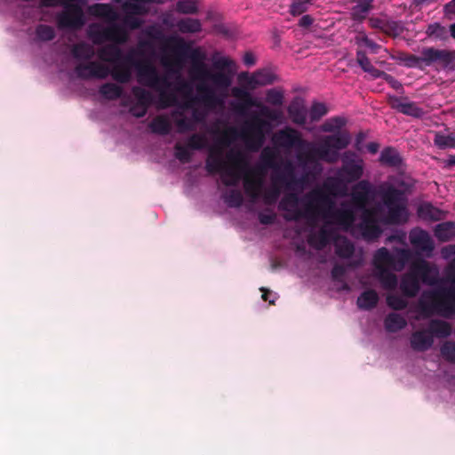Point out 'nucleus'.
<instances>
[{"instance_id":"f704fd0d","label":"nucleus","mask_w":455,"mask_h":455,"mask_svg":"<svg viewBox=\"0 0 455 455\" xmlns=\"http://www.w3.org/2000/svg\"><path fill=\"white\" fill-rule=\"evenodd\" d=\"M374 0H355V4L352 8L351 17L355 21L365 20L368 12L373 8Z\"/></svg>"},{"instance_id":"1a4fd4ad","label":"nucleus","mask_w":455,"mask_h":455,"mask_svg":"<svg viewBox=\"0 0 455 455\" xmlns=\"http://www.w3.org/2000/svg\"><path fill=\"white\" fill-rule=\"evenodd\" d=\"M137 69L139 83L160 91L159 100L162 108H165L178 104L177 97L174 93L161 90L162 87H170L171 84L166 76H159L156 68L152 64L148 62L138 63Z\"/></svg>"},{"instance_id":"5fc2aeb1","label":"nucleus","mask_w":455,"mask_h":455,"mask_svg":"<svg viewBox=\"0 0 455 455\" xmlns=\"http://www.w3.org/2000/svg\"><path fill=\"white\" fill-rule=\"evenodd\" d=\"M328 113L327 107L324 103L314 102L308 111L310 120L312 122L319 121Z\"/></svg>"},{"instance_id":"58836bf2","label":"nucleus","mask_w":455,"mask_h":455,"mask_svg":"<svg viewBox=\"0 0 455 455\" xmlns=\"http://www.w3.org/2000/svg\"><path fill=\"white\" fill-rule=\"evenodd\" d=\"M400 289L406 297H415L420 289L419 282L416 276L406 275L401 281Z\"/></svg>"},{"instance_id":"473e14b6","label":"nucleus","mask_w":455,"mask_h":455,"mask_svg":"<svg viewBox=\"0 0 455 455\" xmlns=\"http://www.w3.org/2000/svg\"><path fill=\"white\" fill-rule=\"evenodd\" d=\"M427 331L433 338L434 336L437 338H447L451 334L452 328L451 323L446 321L432 319L428 323Z\"/></svg>"},{"instance_id":"72a5a7b5","label":"nucleus","mask_w":455,"mask_h":455,"mask_svg":"<svg viewBox=\"0 0 455 455\" xmlns=\"http://www.w3.org/2000/svg\"><path fill=\"white\" fill-rule=\"evenodd\" d=\"M379 161L382 165L388 167H400L403 164L399 152L392 147L385 148L381 151Z\"/></svg>"},{"instance_id":"a18cd8bd","label":"nucleus","mask_w":455,"mask_h":455,"mask_svg":"<svg viewBox=\"0 0 455 455\" xmlns=\"http://www.w3.org/2000/svg\"><path fill=\"white\" fill-rule=\"evenodd\" d=\"M434 144L439 149L455 148V132L447 135L441 132H436L435 133Z\"/></svg>"},{"instance_id":"393cba45","label":"nucleus","mask_w":455,"mask_h":455,"mask_svg":"<svg viewBox=\"0 0 455 455\" xmlns=\"http://www.w3.org/2000/svg\"><path fill=\"white\" fill-rule=\"evenodd\" d=\"M418 215L424 220L438 221L446 217V212L430 203H423L418 208Z\"/></svg>"},{"instance_id":"6ab92c4d","label":"nucleus","mask_w":455,"mask_h":455,"mask_svg":"<svg viewBox=\"0 0 455 455\" xmlns=\"http://www.w3.org/2000/svg\"><path fill=\"white\" fill-rule=\"evenodd\" d=\"M388 103L393 109L409 116L420 118L425 114L423 108H419L417 103L408 101L406 99L390 96Z\"/></svg>"},{"instance_id":"f3484780","label":"nucleus","mask_w":455,"mask_h":455,"mask_svg":"<svg viewBox=\"0 0 455 455\" xmlns=\"http://www.w3.org/2000/svg\"><path fill=\"white\" fill-rule=\"evenodd\" d=\"M410 243L418 253H424L430 257L435 249L430 235L421 228H414L409 235Z\"/></svg>"},{"instance_id":"4be33fe9","label":"nucleus","mask_w":455,"mask_h":455,"mask_svg":"<svg viewBox=\"0 0 455 455\" xmlns=\"http://www.w3.org/2000/svg\"><path fill=\"white\" fill-rule=\"evenodd\" d=\"M431 270L430 264L424 259H418L411 264V276L420 277L424 283L430 285L436 283L435 277H430Z\"/></svg>"},{"instance_id":"79ce46f5","label":"nucleus","mask_w":455,"mask_h":455,"mask_svg":"<svg viewBox=\"0 0 455 455\" xmlns=\"http://www.w3.org/2000/svg\"><path fill=\"white\" fill-rule=\"evenodd\" d=\"M279 180L272 177V186L262 193V199L266 205H274L281 195V188L278 186Z\"/></svg>"},{"instance_id":"412c9836","label":"nucleus","mask_w":455,"mask_h":455,"mask_svg":"<svg viewBox=\"0 0 455 455\" xmlns=\"http://www.w3.org/2000/svg\"><path fill=\"white\" fill-rule=\"evenodd\" d=\"M434 343L432 335L427 330H420L412 332L410 344L414 351L425 352L428 350Z\"/></svg>"},{"instance_id":"680f3d73","label":"nucleus","mask_w":455,"mask_h":455,"mask_svg":"<svg viewBox=\"0 0 455 455\" xmlns=\"http://www.w3.org/2000/svg\"><path fill=\"white\" fill-rule=\"evenodd\" d=\"M442 356L451 363H455V342L445 341L440 348Z\"/></svg>"},{"instance_id":"7c9ffc66","label":"nucleus","mask_w":455,"mask_h":455,"mask_svg":"<svg viewBox=\"0 0 455 455\" xmlns=\"http://www.w3.org/2000/svg\"><path fill=\"white\" fill-rule=\"evenodd\" d=\"M105 36L108 41L115 42L116 44H124L128 39V32L123 27V25L112 22L109 26L104 28Z\"/></svg>"},{"instance_id":"bb28decb","label":"nucleus","mask_w":455,"mask_h":455,"mask_svg":"<svg viewBox=\"0 0 455 455\" xmlns=\"http://www.w3.org/2000/svg\"><path fill=\"white\" fill-rule=\"evenodd\" d=\"M395 259L386 247H381L376 251L373 256V265L377 271H381L393 267Z\"/></svg>"},{"instance_id":"774afa93","label":"nucleus","mask_w":455,"mask_h":455,"mask_svg":"<svg viewBox=\"0 0 455 455\" xmlns=\"http://www.w3.org/2000/svg\"><path fill=\"white\" fill-rule=\"evenodd\" d=\"M382 32L390 36H396L401 32V28L396 21L386 20Z\"/></svg>"},{"instance_id":"9b49d317","label":"nucleus","mask_w":455,"mask_h":455,"mask_svg":"<svg viewBox=\"0 0 455 455\" xmlns=\"http://www.w3.org/2000/svg\"><path fill=\"white\" fill-rule=\"evenodd\" d=\"M454 59L452 52L448 50H439L434 47L424 48L421 56L414 54H403L400 60L407 68H422L423 66H430L433 62L442 61L444 64H450Z\"/></svg>"},{"instance_id":"603ef678","label":"nucleus","mask_w":455,"mask_h":455,"mask_svg":"<svg viewBox=\"0 0 455 455\" xmlns=\"http://www.w3.org/2000/svg\"><path fill=\"white\" fill-rule=\"evenodd\" d=\"M335 251L339 257L348 259L354 254L355 247L350 241L344 238L342 241L336 243Z\"/></svg>"},{"instance_id":"c9c22d12","label":"nucleus","mask_w":455,"mask_h":455,"mask_svg":"<svg viewBox=\"0 0 455 455\" xmlns=\"http://www.w3.org/2000/svg\"><path fill=\"white\" fill-rule=\"evenodd\" d=\"M434 234L440 242L450 241L455 236V222L446 221L437 224Z\"/></svg>"},{"instance_id":"bf43d9fd","label":"nucleus","mask_w":455,"mask_h":455,"mask_svg":"<svg viewBox=\"0 0 455 455\" xmlns=\"http://www.w3.org/2000/svg\"><path fill=\"white\" fill-rule=\"evenodd\" d=\"M36 36L41 40V41H52V39H54L56 34H55V30L52 27L49 26V25H44V24H41V25H38L36 28Z\"/></svg>"},{"instance_id":"a878e982","label":"nucleus","mask_w":455,"mask_h":455,"mask_svg":"<svg viewBox=\"0 0 455 455\" xmlns=\"http://www.w3.org/2000/svg\"><path fill=\"white\" fill-rule=\"evenodd\" d=\"M347 185L349 184L336 172L335 176L326 180L323 188L329 195L336 196L344 195Z\"/></svg>"},{"instance_id":"c85d7f7f","label":"nucleus","mask_w":455,"mask_h":455,"mask_svg":"<svg viewBox=\"0 0 455 455\" xmlns=\"http://www.w3.org/2000/svg\"><path fill=\"white\" fill-rule=\"evenodd\" d=\"M333 236V231L322 228L317 234H310L307 237L308 244L316 249L322 250L327 246Z\"/></svg>"},{"instance_id":"69168bd1","label":"nucleus","mask_w":455,"mask_h":455,"mask_svg":"<svg viewBox=\"0 0 455 455\" xmlns=\"http://www.w3.org/2000/svg\"><path fill=\"white\" fill-rule=\"evenodd\" d=\"M311 0H292L290 12L293 16L300 15L307 11Z\"/></svg>"},{"instance_id":"c03bdc74","label":"nucleus","mask_w":455,"mask_h":455,"mask_svg":"<svg viewBox=\"0 0 455 455\" xmlns=\"http://www.w3.org/2000/svg\"><path fill=\"white\" fill-rule=\"evenodd\" d=\"M345 124L346 120L343 117L334 116L325 120L321 125V130L324 132H335V134H338L339 132H345V131H339ZM346 132L350 135L347 131H346ZM332 135H334V133Z\"/></svg>"},{"instance_id":"e2e57ef3","label":"nucleus","mask_w":455,"mask_h":455,"mask_svg":"<svg viewBox=\"0 0 455 455\" xmlns=\"http://www.w3.org/2000/svg\"><path fill=\"white\" fill-rule=\"evenodd\" d=\"M175 157L181 163L187 164L191 161L192 154L188 150V145L183 146L180 143H176L174 146Z\"/></svg>"},{"instance_id":"09e8293b","label":"nucleus","mask_w":455,"mask_h":455,"mask_svg":"<svg viewBox=\"0 0 455 455\" xmlns=\"http://www.w3.org/2000/svg\"><path fill=\"white\" fill-rule=\"evenodd\" d=\"M356 61L364 72H367V73L371 74L373 77L378 78V75L379 74L380 70L376 68L371 64V62L370 59L367 57L365 52L361 51V50L356 52Z\"/></svg>"},{"instance_id":"4468645a","label":"nucleus","mask_w":455,"mask_h":455,"mask_svg":"<svg viewBox=\"0 0 455 455\" xmlns=\"http://www.w3.org/2000/svg\"><path fill=\"white\" fill-rule=\"evenodd\" d=\"M377 192L373 184L368 180H362L351 188L350 199L355 210L364 212L375 199Z\"/></svg>"},{"instance_id":"9d476101","label":"nucleus","mask_w":455,"mask_h":455,"mask_svg":"<svg viewBox=\"0 0 455 455\" xmlns=\"http://www.w3.org/2000/svg\"><path fill=\"white\" fill-rule=\"evenodd\" d=\"M121 4L124 15L122 25L126 29L136 30L142 27L144 21L139 16L147 15L148 8L146 4L163 3V0H116Z\"/></svg>"},{"instance_id":"dca6fc26","label":"nucleus","mask_w":455,"mask_h":455,"mask_svg":"<svg viewBox=\"0 0 455 455\" xmlns=\"http://www.w3.org/2000/svg\"><path fill=\"white\" fill-rule=\"evenodd\" d=\"M383 208L382 206H377L373 210H365L362 214V220L359 225V228L362 231L363 236L366 240H374L380 236L382 234V229L378 224V220L376 219L377 213H382Z\"/></svg>"},{"instance_id":"cd10ccee","label":"nucleus","mask_w":455,"mask_h":455,"mask_svg":"<svg viewBox=\"0 0 455 455\" xmlns=\"http://www.w3.org/2000/svg\"><path fill=\"white\" fill-rule=\"evenodd\" d=\"M99 58L105 62L116 63L125 57L121 48L116 44H107L98 51Z\"/></svg>"},{"instance_id":"a19ab883","label":"nucleus","mask_w":455,"mask_h":455,"mask_svg":"<svg viewBox=\"0 0 455 455\" xmlns=\"http://www.w3.org/2000/svg\"><path fill=\"white\" fill-rule=\"evenodd\" d=\"M72 55L76 60H91L94 57L95 52L92 45L82 42L73 46Z\"/></svg>"},{"instance_id":"ea45409f","label":"nucleus","mask_w":455,"mask_h":455,"mask_svg":"<svg viewBox=\"0 0 455 455\" xmlns=\"http://www.w3.org/2000/svg\"><path fill=\"white\" fill-rule=\"evenodd\" d=\"M175 26L182 34H194L202 30V23L198 19L183 18L179 20Z\"/></svg>"},{"instance_id":"49530a36","label":"nucleus","mask_w":455,"mask_h":455,"mask_svg":"<svg viewBox=\"0 0 455 455\" xmlns=\"http://www.w3.org/2000/svg\"><path fill=\"white\" fill-rule=\"evenodd\" d=\"M278 157L277 151L270 147H266L262 149L260 154L261 166L266 170L267 168H275L276 159Z\"/></svg>"},{"instance_id":"13d9d810","label":"nucleus","mask_w":455,"mask_h":455,"mask_svg":"<svg viewBox=\"0 0 455 455\" xmlns=\"http://www.w3.org/2000/svg\"><path fill=\"white\" fill-rule=\"evenodd\" d=\"M255 75L259 82L260 86L269 85L275 82L276 76L267 68L255 71Z\"/></svg>"},{"instance_id":"4d7b16f0","label":"nucleus","mask_w":455,"mask_h":455,"mask_svg":"<svg viewBox=\"0 0 455 455\" xmlns=\"http://www.w3.org/2000/svg\"><path fill=\"white\" fill-rule=\"evenodd\" d=\"M176 10L183 14H196L198 12V7L194 0H180L177 2Z\"/></svg>"},{"instance_id":"aec40b11","label":"nucleus","mask_w":455,"mask_h":455,"mask_svg":"<svg viewBox=\"0 0 455 455\" xmlns=\"http://www.w3.org/2000/svg\"><path fill=\"white\" fill-rule=\"evenodd\" d=\"M280 183L284 184L289 190L302 187L307 179V174H303L298 178L295 173V167L291 162H287L283 166V172L278 176H275Z\"/></svg>"},{"instance_id":"c756f323","label":"nucleus","mask_w":455,"mask_h":455,"mask_svg":"<svg viewBox=\"0 0 455 455\" xmlns=\"http://www.w3.org/2000/svg\"><path fill=\"white\" fill-rule=\"evenodd\" d=\"M89 12L95 17L102 18L109 22L118 19L117 12L108 4H94L89 7Z\"/></svg>"},{"instance_id":"de8ad7c7","label":"nucleus","mask_w":455,"mask_h":455,"mask_svg":"<svg viewBox=\"0 0 455 455\" xmlns=\"http://www.w3.org/2000/svg\"><path fill=\"white\" fill-rule=\"evenodd\" d=\"M100 93L107 100H114L123 95V88L113 83H106L100 86Z\"/></svg>"},{"instance_id":"2eb2a0df","label":"nucleus","mask_w":455,"mask_h":455,"mask_svg":"<svg viewBox=\"0 0 455 455\" xmlns=\"http://www.w3.org/2000/svg\"><path fill=\"white\" fill-rule=\"evenodd\" d=\"M265 175L266 170L261 165L247 167L243 175V188L251 202H256L262 196Z\"/></svg>"},{"instance_id":"b1692460","label":"nucleus","mask_w":455,"mask_h":455,"mask_svg":"<svg viewBox=\"0 0 455 455\" xmlns=\"http://www.w3.org/2000/svg\"><path fill=\"white\" fill-rule=\"evenodd\" d=\"M287 112L293 124L298 125H304L306 124L307 110L300 99L293 100L290 103Z\"/></svg>"},{"instance_id":"864d4df0","label":"nucleus","mask_w":455,"mask_h":455,"mask_svg":"<svg viewBox=\"0 0 455 455\" xmlns=\"http://www.w3.org/2000/svg\"><path fill=\"white\" fill-rule=\"evenodd\" d=\"M172 116H180V118L177 119L175 121L176 125L178 126L179 132H186L189 131L195 130V125L193 124V121L187 116H183V112L176 110L172 112Z\"/></svg>"},{"instance_id":"052dcab7","label":"nucleus","mask_w":455,"mask_h":455,"mask_svg":"<svg viewBox=\"0 0 455 455\" xmlns=\"http://www.w3.org/2000/svg\"><path fill=\"white\" fill-rule=\"evenodd\" d=\"M188 148L194 150H201L207 145L206 138L199 133L192 134L188 140Z\"/></svg>"},{"instance_id":"ddd939ff","label":"nucleus","mask_w":455,"mask_h":455,"mask_svg":"<svg viewBox=\"0 0 455 455\" xmlns=\"http://www.w3.org/2000/svg\"><path fill=\"white\" fill-rule=\"evenodd\" d=\"M82 0H65L63 10L57 15L60 28L80 29L85 24Z\"/></svg>"},{"instance_id":"f8f14e48","label":"nucleus","mask_w":455,"mask_h":455,"mask_svg":"<svg viewBox=\"0 0 455 455\" xmlns=\"http://www.w3.org/2000/svg\"><path fill=\"white\" fill-rule=\"evenodd\" d=\"M339 158L341 160V165L336 171L338 174L348 184L362 180L365 169L363 159L351 150H347L341 156L339 155L338 160Z\"/></svg>"},{"instance_id":"a211bd4d","label":"nucleus","mask_w":455,"mask_h":455,"mask_svg":"<svg viewBox=\"0 0 455 455\" xmlns=\"http://www.w3.org/2000/svg\"><path fill=\"white\" fill-rule=\"evenodd\" d=\"M132 92L136 98L137 103L130 108V112L135 117H143L153 103V95L149 91L140 86H133Z\"/></svg>"},{"instance_id":"8fccbe9b","label":"nucleus","mask_w":455,"mask_h":455,"mask_svg":"<svg viewBox=\"0 0 455 455\" xmlns=\"http://www.w3.org/2000/svg\"><path fill=\"white\" fill-rule=\"evenodd\" d=\"M377 276L386 290H395L397 286L398 280L395 274L387 271V269L378 271Z\"/></svg>"},{"instance_id":"338daca9","label":"nucleus","mask_w":455,"mask_h":455,"mask_svg":"<svg viewBox=\"0 0 455 455\" xmlns=\"http://www.w3.org/2000/svg\"><path fill=\"white\" fill-rule=\"evenodd\" d=\"M170 42L173 44L174 51L178 55L184 56L190 49L185 40L180 37H171Z\"/></svg>"},{"instance_id":"f03ea898","label":"nucleus","mask_w":455,"mask_h":455,"mask_svg":"<svg viewBox=\"0 0 455 455\" xmlns=\"http://www.w3.org/2000/svg\"><path fill=\"white\" fill-rule=\"evenodd\" d=\"M239 80L244 87H233L232 96L241 102L235 107L238 112H243L251 107L259 108V113H254L250 121L244 126V140L247 147L251 151H258L265 141L266 133L272 129L271 121L280 122L283 118V112L278 109H272L267 106L256 100L249 90H255L260 86L259 82L253 72L249 75L246 72L239 75Z\"/></svg>"},{"instance_id":"0e129e2a","label":"nucleus","mask_w":455,"mask_h":455,"mask_svg":"<svg viewBox=\"0 0 455 455\" xmlns=\"http://www.w3.org/2000/svg\"><path fill=\"white\" fill-rule=\"evenodd\" d=\"M387 304L394 310H403L406 308L408 305L406 299L396 294L387 295Z\"/></svg>"},{"instance_id":"6e6d98bb","label":"nucleus","mask_w":455,"mask_h":455,"mask_svg":"<svg viewBox=\"0 0 455 455\" xmlns=\"http://www.w3.org/2000/svg\"><path fill=\"white\" fill-rule=\"evenodd\" d=\"M283 92L276 88H272L266 92V101L276 107H281L283 104Z\"/></svg>"},{"instance_id":"3c124183","label":"nucleus","mask_w":455,"mask_h":455,"mask_svg":"<svg viewBox=\"0 0 455 455\" xmlns=\"http://www.w3.org/2000/svg\"><path fill=\"white\" fill-rule=\"evenodd\" d=\"M224 202L231 208H238L243 203V196L241 191L237 189H230L222 195Z\"/></svg>"},{"instance_id":"39448f33","label":"nucleus","mask_w":455,"mask_h":455,"mask_svg":"<svg viewBox=\"0 0 455 455\" xmlns=\"http://www.w3.org/2000/svg\"><path fill=\"white\" fill-rule=\"evenodd\" d=\"M223 149L221 147H212L209 150V155L205 163V169L208 173H222V182L227 187H235L242 174L244 175L248 167V162L240 151L228 153L227 158L231 163L228 165L223 159Z\"/></svg>"},{"instance_id":"7ed1b4c3","label":"nucleus","mask_w":455,"mask_h":455,"mask_svg":"<svg viewBox=\"0 0 455 455\" xmlns=\"http://www.w3.org/2000/svg\"><path fill=\"white\" fill-rule=\"evenodd\" d=\"M191 59L193 61L191 69L193 77L200 81H211L214 86L213 88L204 83L199 84L196 86L199 94L198 100L210 108L221 106L227 91L232 84L231 76L222 72V70L230 68L234 62L227 57L215 59L213 67L219 71L212 72L203 61L204 56L197 49L192 51Z\"/></svg>"},{"instance_id":"0eeeda50","label":"nucleus","mask_w":455,"mask_h":455,"mask_svg":"<svg viewBox=\"0 0 455 455\" xmlns=\"http://www.w3.org/2000/svg\"><path fill=\"white\" fill-rule=\"evenodd\" d=\"M137 65L133 52H129L118 62L114 63L111 70L98 61H89L77 64L75 72L77 77L85 80L91 78L105 79L111 74L114 80L125 84L131 80L132 68L137 67Z\"/></svg>"},{"instance_id":"4c0bfd02","label":"nucleus","mask_w":455,"mask_h":455,"mask_svg":"<svg viewBox=\"0 0 455 455\" xmlns=\"http://www.w3.org/2000/svg\"><path fill=\"white\" fill-rule=\"evenodd\" d=\"M384 325L387 331L397 332L407 325V322L400 314L389 313L384 320Z\"/></svg>"},{"instance_id":"6e6552de","label":"nucleus","mask_w":455,"mask_h":455,"mask_svg":"<svg viewBox=\"0 0 455 455\" xmlns=\"http://www.w3.org/2000/svg\"><path fill=\"white\" fill-rule=\"evenodd\" d=\"M378 195L387 208V212L379 218L381 223L399 225L407 221L406 198L402 190L393 185L384 184L379 187Z\"/></svg>"},{"instance_id":"f257e3e1","label":"nucleus","mask_w":455,"mask_h":455,"mask_svg":"<svg viewBox=\"0 0 455 455\" xmlns=\"http://www.w3.org/2000/svg\"><path fill=\"white\" fill-rule=\"evenodd\" d=\"M273 142L282 148L299 149L297 160L300 166L306 168L308 164H314L318 159L328 164H335L339 156V151L350 144L351 135L345 132L323 136L317 145H315L304 140L296 129L285 126L275 133Z\"/></svg>"},{"instance_id":"37998d69","label":"nucleus","mask_w":455,"mask_h":455,"mask_svg":"<svg viewBox=\"0 0 455 455\" xmlns=\"http://www.w3.org/2000/svg\"><path fill=\"white\" fill-rule=\"evenodd\" d=\"M149 128L151 132L160 135H167L170 133L172 126L170 121L166 116H158L151 121Z\"/></svg>"},{"instance_id":"5701e85b","label":"nucleus","mask_w":455,"mask_h":455,"mask_svg":"<svg viewBox=\"0 0 455 455\" xmlns=\"http://www.w3.org/2000/svg\"><path fill=\"white\" fill-rule=\"evenodd\" d=\"M326 211L328 215L327 217H323V219L331 218L336 223L344 226L345 228L351 227L355 220V214L352 209L334 210L333 205L331 209H327Z\"/></svg>"},{"instance_id":"423d86ee","label":"nucleus","mask_w":455,"mask_h":455,"mask_svg":"<svg viewBox=\"0 0 455 455\" xmlns=\"http://www.w3.org/2000/svg\"><path fill=\"white\" fill-rule=\"evenodd\" d=\"M451 283L449 287H440L422 293L420 307L425 316L434 313L445 318L455 315V267H451L447 274Z\"/></svg>"},{"instance_id":"20e7f679","label":"nucleus","mask_w":455,"mask_h":455,"mask_svg":"<svg viewBox=\"0 0 455 455\" xmlns=\"http://www.w3.org/2000/svg\"><path fill=\"white\" fill-rule=\"evenodd\" d=\"M333 206V201L328 194L319 188L312 189L302 198L294 192L286 193L278 204V210L283 211L286 221H298L306 219L315 225L319 217H327V209Z\"/></svg>"},{"instance_id":"e433bc0d","label":"nucleus","mask_w":455,"mask_h":455,"mask_svg":"<svg viewBox=\"0 0 455 455\" xmlns=\"http://www.w3.org/2000/svg\"><path fill=\"white\" fill-rule=\"evenodd\" d=\"M425 33L433 41L445 42L449 39L447 28L440 22H433L427 26Z\"/></svg>"},{"instance_id":"2f4dec72","label":"nucleus","mask_w":455,"mask_h":455,"mask_svg":"<svg viewBox=\"0 0 455 455\" xmlns=\"http://www.w3.org/2000/svg\"><path fill=\"white\" fill-rule=\"evenodd\" d=\"M379 297L375 290L368 289L363 291L356 299V305L360 309L371 310L379 303Z\"/></svg>"}]
</instances>
